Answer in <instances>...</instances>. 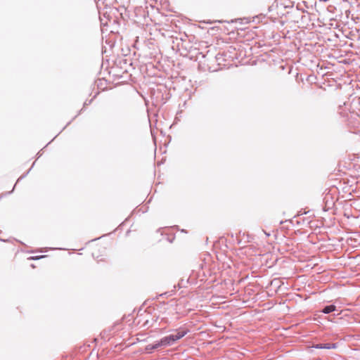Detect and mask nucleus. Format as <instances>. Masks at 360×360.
I'll return each instance as SVG.
<instances>
[{
  "instance_id": "obj_4",
  "label": "nucleus",
  "mask_w": 360,
  "mask_h": 360,
  "mask_svg": "<svg viewBox=\"0 0 360 360\" xmlns=\"http://www.w3.org/2000/svg\"><path fill=\"white\" fill-rule=\"evenodd\" d=\"M335 310V305H329V306H327L326 307L323 309V312L325 313V314H329L332 311H334Z\"/></svg>"
},
{
  "instance_id": "obj_2",
  "label": "nucleus",
  "mask_w": 360,
  "mask_h": 360,
  "mask_svg": "<svg viewBox=\"0 0 360 360\" xmlns=\"http://www.w3.org/2000/svg\"><path fill=\"white\" fill-rule=\"evenodd\" d=\"M105 248L101 244H95L91 248V254L94 258L98 259L104 255Z\"/></svg>"
},
{
  "instance_id": "obj_3",
  "label": "nucleus",
  "mask_w": 360,
  "mask_h": 360,
  "mask_svg": "<svg viewBox=\"0 0 360 360\" xmlns=\"http://www.w3.org/2000/svg\"><path fill=\"white\" fill-rule=\"evenodd\" d=\"M313 347L316 349H334L336 348V345L333 343H326V344H318Z\"/></svg>"
},
{
  "instance_id": "obj_1",
  "label": "nucleus",
  "mask_w": 360,
  "mask_h": 360,
  "mask_svg": "<svg viewBox=\"0 0 360 360\" xmlns=\"http://www.w3.org/2000/svg\"><path fill=\"white\" fill-rule=\"evenodd\" d=\"M188 333L186 330H177L175 332V334H172L168 336L164 337L160 340V341L155 344L153 348L156 349L160 346H167L172 345L176 340L182 338L184 335H186Z\"/></svg>"
}]
</instances>
